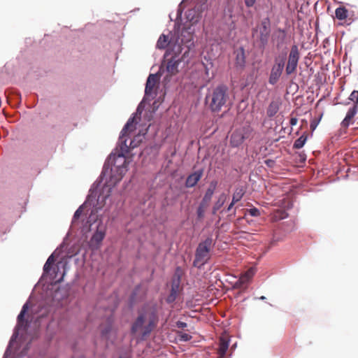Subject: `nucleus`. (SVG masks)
<instances>
[{
  "mask_svg": "<svg viewBox=\"0 0 358 358\" xmlns=\"http://www.w3.org/2000/svg\"><path fill=\"white\" fill-rule=\"evenodd\" d=\"M180 341H189L192 338V336L187 333L180 332L178 334Z\"/></svg>",
  "mask_w": 358,
  "mask_h": 358,
  "instance_id": "nucleus-30",
  "label": "nucleus"
},
{
  "mask_svg": "<svg viewBox=\"0 0 358 358\" xmlns=\"http://www.w3.org/2000/svg\"><path fill=\"white\" fill-rule=\"evenodd\" d=\"M284 66H285L284 59H278L276 58L275 59V63L271 68V73H270L269 78H268V83L271 85H274L278 83V81L279 80V79L282 73Z\"/></svg>",
  "mask_w": 358,
  "mask_h": 358,
  "instance_id": "nucleus-6",
  "label": "nucleus"
},
{
  "mask_svg": "<svg viewBox=\"0 0 358 358\" xmlns=\"http://www.w3.org/2000/svg\"><path fill=\"white\" fill-rule=\"evenodd\" d=\"M348 15L349 10L343 6H339L335 10V17L342 22L341 24L347 22Z\"/></svg>",
  "mask_w": 358,
  "mask_h": 358,
  "instance_id": "nucleus-16",
  "label": "nucleus"
},
{
  "mask_svg": "<svg viewBox=\"0 0 358 358\" xmlns=\"http://www.w3.org/2000/svg\"><path fill=\"white\" fill-rule=\"evenodd\" d=\"M299 58L300 54L298 46L296 45H293L291 48L285 68V72L287 76L296 73Z\"/></svg>",
  "mask_w": 358,
  "mask_h": 358,
  "instance_id": "nucleus-5",
  "label": "nucleus"
},
{
  "mask_svg": "<svg viewBox=\"0 0 358 358\" xmlns=\"http://www.w3.org/2000/svg\"><path fill=\"white\" fill-rule=\"evenodd\" d=\"M51 266L50 264H48L47 262H45L44 266H43V271L45 273H48L50 270V268H51Z\"/></svg>",
  "mask_w": 358,
  "mask_h": 358,
  "instance_id": "nucleus-42",
  "label": "nucleus"
},
{
  "mask_svg": "<svg viewBox=\"0 0 358 358\" xmlns=\"http://www.w3.org/2000/svg\"><path fill=\"white\" fill-rule=\"evenodd\" d=\"M358 108H356V106H352L350 108L348 111L347 112V114L343 119V120L341 122V125L343 127H348L349 125L352 123V120L357 113Z\"/></svg>",
  "mask_w": 358,
  "mask_h": 358,
  "instance_id": "nucleus-17",
  "label": "nucleus"
},
{
  "mask_svg": "<svg viewBox=\"0 0 358 358\" xmlns=\"http://www.w3.org/2000/svg\"><path fill=\"white\" fill-rule=\"evenodd\" d=\"M280 104L278 101H272L266 110V114L268 117H273L279 110Z\"/></svg>",
  "mask_w": 358,
  "mask_h": 358,
  "instance_id": "nucleus-20",
  "label": "nucleus"
},
{
  "mask_svg": "<svg viewBox=\"0 0 358 358\" xmlns=\"http://www.w3.org/2000/svg\"><path fill=\"white\" fill-rule=\"evenodd\" d=\"M215 243L212 237H208L200 242L195 251L193 266L201 268L206 264L210 258V251L214 248Z\"/></svg>",
  "mask_w": 358,
  "mask_h": 358,
  "instance_id": "nucleus-4",
  "label": "nucleus"
},
{
  "mask_svg": "<svg viewBox=\"0 0 358 358\" xmlns=\"http://www.w3.org/2000/svg\"><path fill=\"white\" fill-rule=\"evenodd\" d=\"M169 38H168V36H165L164 34H162L160 36V37L159 38L157 42V48L158 49H164L165 48L167 47L168 44H169Z\"/></svg>",
  "mask_w": 358,
  "mask_h": 358,
  "instance_id": "nucleus-24",
  "label": "nucleus"
},
{
  "mask_svg": "<svg viewBox=\"0 0 358 358\" xmlns=\"http://www.w3.org/2000/svg\"><path fill=\"white\" fill-rule=\"evenodd\" d=\"M298 119L296 117H292L289 121V124L291 126H294L297 124Z\"/></svg>",
  "mask_w": 358,
  "mask_h": 358,
  "instance_id": "nucleus-44",
  "label": "nucleus"
},
{
  "mask_svg": "<svg viewBox=\"0 0 358 358\" xmlns=\"http://www.w3.org/2000/svg\"><path fill=\"white\" fill-rule=\"evenodd\" d=\"M189 21H190V22H192L193 23H194L195 22H196V21H197V20H194V17H192L191 19H189Z\"/></svg>",
  "mask_w": 358,
  "mask_h": 358,
  "instance_id": "nucleus-46",
  "label": "nucleus"
},
{
  "mask_svg": "<svg viewBox=\"0 0 358 358\" xmlns=\"http://www.w3.org/2000/svg\"><path fill=\"white\" fill-rule=\"evenodd\" d=\"M192 12H194V10H189V11H188V13H188V15H187V18H189V15H190V14H191V13H192Z\"/></svg>",
  "mask_w": 358,
  "mask_h": 358,
  "instance_id": "nucleus-49",
  "label": "nucleus"
},
{
  "mask_svg": "<svg viewBox=\"0 0 358 358\" xmlns=\"http://www.w3.org/2000/svg\"><path fill=\"white\" fill-rule=\"evenodd\" d=\"M239 279L241 280L244 285H246L250 280L247 277V275H245L244 273L241 275Z\"/></svg>",
  "mask_w": 358,
  "mask_h": 358,
  "instance_id": "nucleus-35",
  "label": "nucleus"
},
{
  "mask_svg": "<svg viewBox=\"0 0 358 358\" xmlns=\"http://www.w3.org/2000/svg\"><path fill=\"white\" fill-rule=\"evenodd\" d=\"M134 122V117L129 119L121 131V134H122L123 136H127L128 132L131 131L135 129Z\"/></svg>",
  "mask_w": 358,
  "mask_h": 358,
  "instance_id": "nucleus-22",
  "label": "nucleus"
},
{
  "mask_svg": "<svg viewBox=\"0 0 358 358\" xmlns=\"http://www.w3.org/2000/svg\"><path fill=\"white\" fill-rule=\"evenodd\" d=\"M180 282V278L173 280L172 285H171V293L169 295V296L167 297V301L169 303H172L176 300L177 295L179 292Z\"/></svg>",
  "mask_w": 358,
  "mask_h": 358,
  "instance_id": "nucleus-15",
  "label": "nucleus"
},
{
  "mask_svg": "<svg viewBox=\"0 0 358 358\" xmlns=\"http://www.w3.org/2000/svg\"><path fill=\"white\" fill-rule=\"evenodd\" d=\"M55 259L53 255H51L46 261V262L50 265H52L55 263Z\"/></svg>",
  "mask_w": 358,
  "mask_h": 358,
  "instance_id": "nucleus-40",
  "label": "nucleus"
},
{
  "mask_svg": "<svg viewBox=\"0 0 358 358\" xmlns=\"http://www.w3.org/2000/svg\"><path fill=\"white\" fill-rule=\"evenodd\" d=\"M120 358H122V357H120Z\"/></svg>",
  "mask_w": 358,
  "mask_h": 358,
  "instance_id": "nucleus-52",
  "label": "nucleus"
},
{
  "mask_svg": "<svg viewBox=\"0 0 358 358\" xmlns=\"http://www.w3.org/2000/svg\"><path fill=\"white\" fill-rule=\"evenodd\" d=\"M28 310V303H26L22 306V310L20 311V314L17 316V324L16 327L15 332L13 334L12 336V340L13 338H16L18 334V331L21 329H26L27 327V322L24 320V315Z\"/></svg>",
  "mask_w": 358,
  "mask_h": 358,
  "instance_id": "nucleus-9",
  "label": "nucleus"
},
{
  "mask_svg": "<svg viewBox=\"0 0 358 358\" xmlns=\"http://www.w3.org/2000/svg\"><path fill=\"white\" fill-rule=\"evenodd\" d=\"M82 213H83V206H80L75 212L74 215H73V221H75L76 220H78L80 217Z\"/></svg>",
  "mask_w": 358,
  "mask_h": 358,
  "instance_id": "nucleus-31",
  "label": "nucleus"
},
{
  "mask_svg": "<svg viewBox=\"0 0 358 358\" xmlns=\"http://www.w3.org/2000/svg\"><path fill=\"white\" fill-rule=\"evenodd\" d=\"M227 199V195L224 193H222L220 195L217 201L213 206L212 213L215 215L216 212L221 208V207L224 205L226 200Z\"/></svg>",
  "mask_w": 358,
  "mask_h": 358,
  "instance_id": "nucleus-19",
  "label": "nucleus"
},
{
  "mask_svg": "<svg viewBox=\"0 0 358 358\" xmlns=\"http://www.w3.org/2000/svg\"><path fill=\"white\" fill-rule=\"evenodd\" d=\"M245 275H247V277L250 280L252 277L253 276V271L252 269H250L247 271L245 273H244Z\"/></svg>",
  "mask_w": 358,
  "mask_h": 358,
  "instance_id": "nucleus-41",
  "label": "nucleus"
},
{
  "mask_svg": "<svg viewBox=\"0 0 358 358\" xmlns=\"http://www.w3.org/2000/svg\"><path fill=\"white\" fill-rule=\"evenodd\" d=\"M249 212L252 216H258L259 215V210L257 209L256 208L250 209Z\"/></svg>",
  "mask_w": 358,
  "mask_h": 358,
  "instance_id": "nucleus-36",
  "label": "nucleus"
},
{
  "mask_svg": "<svg viewBox=\"0 0 358 358\" xmlns=\"http://www.w3.org/2000/svg\"><path fill=\"white\" fill-rule=\"evenodd\" d=\"M125 136H123L122 134H121L119 138V141L120 143V149L122 152H128L129 150H131L130 144L129 145H127Z\"/></svg>",
  "mask_w": 358,
  "mask_h": 358,
  "instance_id": "nucleus-25",
  "label": "nucleus"
},
{
  "mask_svg": "<svg viewBox=\"0 0 358 358\" xmlns=\"http://www.w3.org/2000/svg\"><path fill=\"white\" fill-rule=\"evenodd\" d=\"M112 322H113L112 318L108 317L107 320L106 325L105 327H103V325H101V334L106 338H108V334L112 330Z\"/></svg>",
  "mask_w": 358,
  "mask_h": 358,
  "instance_id": "nucleus-21",
  "label": "nucleus"
},
{
  "mask_svg": "<svg viewBox=\"0 0 358 358\" xmlns=\"http://www.w3.org/2000/svg\"><path fill=\"white\" fill-rule=\"evenodd\" d=\"M158 80L159 78L156 74H150L148 76L145 89V95L148 96L152 93L156 84L158 83Z\"/></svg>",
  "mask_w": 358,
  "mask_h": 358,
  "instance_id": "nucleus-14",
  "label": "nucleus"
},
{
  "mask_svg": "<svg viewBox=\"0 0 358 358\" xmlns=\"http://www.w3.org/2000/svg\"><path fill=\"white\" fill-rule=\"evenodd\" d=\"M158 316L155 310H146L141 313L131 327V332H140L143 338L148 336L156 327Z\"/></svg>",
  "mask_w": 358,
  "mask_h": 358,
  "instance_id": "nucleus-3",
  "label": "nucleus"
},
{
  "mask_svg": "<svg viewBox=\"0 0 358 358\" xmlns=\"http://www.w3.org/2000/svg\"><path fill=\"white\" fill-rule=\"evenodd\" d=\"M229 337L227 334L220 336L219 338V348L217 349L218 358H224L229 345Z\"/></svg>",
  "mask_w": 358,
  "mask_h": 358,
  "instance_id": "nucleus-10",
  "label": "nucleus"
},
{
  "mask_svg": "<svg viewBox=\"0 0 358 358\" xmlns=\"http://www.w3.org/2000/svg\"><path fill=\"white\" fill-rule=\"evenodd\" d=\"M306 140H307V136L305 135H302L301 136H300L299 138H297L294 141L293 148L295 149L301 148L304 145Z\"/></svg>",
  "mask_w": 358,
  "mask_h": 358,
  "instance_id": "nucleus-27",
  "label": "nucleus"
},
{
  "mask_svg": "<svg viewBox=\"0 0 358 358\" xmlns=\"http://www.w3.org/2000/svg\"><path fill=\"white\" fill-rule=\"evenodd\" d=\"M203 170H198L189 175L186 179L185 186L187 187H193L200 180L203 176Z\"/></svg>",
  "mask_w": 358,
  "mask_h": 358,
  "instance_id": "nucleus-11",
  "label": "nucleus"
},
{
  "mask_svg": "<svg viewBox=\"0 0 358 358\" xmlns=\"http://www.w3.org/2000/svg\"><path fill=\"white\" fill-rule=\"evenodd\" d=\"M215 187H216V182L214 181L211 182L209 187L207 189L201 202L209 205V203L211 201V199L213 197V195L214 194Z\"/></svg>",
  "mask_w": 358,
  "mask_h": 358,
  "instance_id": "nucleus-18",
  "label": "nucleus"
},
{
  "mask_svg": "<svg viewBox=\"0 0 358 358\" xmlns=\"http://www.w3.org/2000/svg\"><path fill=\"white\" fill-rule=\"evenodd\" d=\"M208 206L209 205L206 204L204 203H202V202L200 203V204L197 208V210H196L197 217L199 220H202L204 217L205 212H206L207 208L208 207Z\"/></svg>",
  "mask_w": 358,
  "mask_h": 358,
  "instance_id": "nucleus-26",
  "label": "nucleus"
},
{
  "mask_svg": "<svg viewBox=\"0 0 358 358\" xmlns=\"http://www.w3.org/2000/svg\"><path fill=\"white\" fill-rule=\"evenodd\" d=\"M206 102L213 112H220L223 107L229 108L232 103L227 86L220 85L213 88L206 96Z\"/></svg>",
  "mask_w": 358,
  "mask_h": 358,
  "instance_id": "nucleus-2",
  "label": "nucleus"
},
{
  "mask_svg": "<svg viewBox=\"0 0 358 358\" xmlns=\"http://www.w3.org/2000/svg\"><path fill=\"white\" fill-rule=\"evenodd\" d=\"M243 195L244 191L243 190V189L237 188L233 194L232 201H234V203H237L243 198Z\"/></svg>",
  "mask_w": 358,
  "mask_h": 358,
  "instance_id": "nucleus-28",
  "label": "nucleus"
},
{
  "mask_svg": "<svg viewBox=\"0 0 358 358\" xmlns=\"http://www.w3.org/2000/svg\"><path fill=\"white\" fill-rule=\"evenodd\" d=\"M256 31H257V29H253V34H254L255 32H256Z\"/></svg>",
  "mask_w": 358,
  "mask_h": 358,
  "instance_id": "nucleus-51",
  "label": "nucleus"
},
{
  "mask_svg": "<svg viewBox=\"0 0 358 358\" xmlns=\"http://www.w3.org/2000/svg\"><path fill=\"white\" fill-rule=\"evenodd\" d=\"M141 141V140H137L136 138L131 140L129 143L131 149H134V148H136L138 145Z\"/></svg>",
  "mask_w": 358,
  "mask_h": 358,
  "instance_id": "nucleus-32",
  "label": "nucleus"
},
{
  "mask_svg": "<svg viewBox=\"0 0 358 358\" xmlns=\"http://www.w3.org/2000/svg\"><path fill=\"white\" fill-rule=\"evenodd\" d=\"M348 99L353 103V106L358 108V90H354L350 94Z\"/></svg>",
  "mask_w": 358,
  "mask_h": 358,
  "instance_id": "nucleus-29",
  "label": "nucleus"
},
{
  "mask_svg": "<svg viewBox=\"0 0 358 358\" xmlns=\"http://www.w3.org/2000/svg\"><path fill=\"white\" fill-rule=\"evenodd\" d=\"M127 171V159L123 153L109 156L108 162L104 164L101 175L102 180L109 176L108 180L106 178V185L103 189V192L107 191L104 199L110 195L111 188L122 180Z\"/></svg>",
  "mask_w": 358,
  "mask_h": 358,
  "instance_id": "nucleus-1",
  "label": "nucleus"
},
{
  "mask_svg": "<svg viewBox=\"0 0 358 358\" xmlns=\"http://www.w3.org/2000/svg\"><path fill=\"white\" fill-rule=\"evenodd\" d=\"M244 285L240 279H238L234 285V288L235 289H242Z\"/></svg>",
  "mask_w": 358,
  "mask_h": 358,
  "instance_id": "nucleus-34",
  "label": "nucleus"
},
{
  "mask_svg": "<svg viewBox=\"0 0 358 358\" xmlns=\"http://www.w3.org/2000/svg\"><path fill=\"white\" fill-rule=\"evenodd\" d=\"M187 323H185L184 322L178 321V322H176V327L178 328L183 329V328L187 327Z\"/></svg>",
  "mask_w": 358,
  "mask_h": 358,
  "instance_id": "nucleus-39",
  "label": "nucleus"
},
{
  "mask_svg": "<svg viewBox=\"0 0 358 358\" xmlns=\"http://www.w3.org/2000/svg\"><path fill=\"white\" fill-rule=\"evenodd\" d=\"M271 33V23L269 19L264 18L262 22L259 27V40L261 44L264 46L267 44Z\"/></svg>",
  "mask_w": 358,
  "mask_h": 358,
  "instance_id": "nucleus-7",
  "label": "nucleus"
},
{
  "mask_svg": "<svg viewBox=\"0 0 358 358\" xmlns=\"http://www.w3.org/2000/svg\"><path fill=\"white\" fill-rule=\"evenodd\" d=\"M279 31L282 33L283 37H285V31L283 30H281V29H280Z\"/></svg>",
  "mask_w": 358,
  "mask_h": 358,
  "instance_id": "nucleus-50",
  "label": "nucleus"
},
{
  "mask_svg": "<svg viewBox=\"0 0 358 358\" xmlns=\"http://www.w3.org/2000/svg\"><path fill=\"white\" fill-rule=\"evenodd\" d=\"M256 0H245V3L247 7H252L255 3Z\"/></svg>",
  "mask_w": 358,
  "mask_h": 358,
  "instance_id": "nucleus-38",
  "label": "nucleus"
},
{
  "mask_svg": "<svg viewBox=\"0 0 358 358\" xmlns=\"http://www.w3.org/2000/svg\"><path fill=\"white\" fill-rule=\"evenodd\" d=\"M235 54V64L236 67L243 69L245 64V52L243 47L236 49L234 51Z\"/></svg>",
  "mask_w": 358,
  "mask_h": 358,
  "instance_id": "nucleus-13",
  "label": "nucleus"
},
{
  "mask_svg": "<svg viewBox=\"0 0 358 358\" xmlns=\"http://www.w3.org/2000/svg\"><path fill=\"white\" fill-rule=\"evenodd\" d=\"M90 198H91V196H90L87 200V201L85 203V204H87L89 202H90Z\"/></svg>",
  "mask_w": 358,
  "mask_h": 358,
  "instance_id": "nucleus-47",
  "label": "nucleus"
},
{
  "mask_svg": "<svg viewBox=\"0 0 358 358\" xmlns=\"http://www.w3.org/2000/svg\"><path fill=\"white\" fill-rule=\"evenodd\" d=\"M249 137V131L245 129L235 131L231 136L230 142L232 146L238 147Z\"/></svg>",
  "mask_w": 358,
  "mask_h": 358,
  "instance_id": "nucleus-8",
  "label": "nucleus"
},
{
  "mask_svg": "<svg viewBox=\"0 0 358 358\" xmlns=\"http://www.w3.org/2000/svg\"><path fill=\"white\" fill-rule=\"evenodd\" d=\"M168 62L166 65V71L170 75H175L178 73V68L180 64V59L178 56L175 55L171 57V59H167Z\"/></svg>",
  "mask_w": 358,
  "mask_h": 358,
  "instance_id": "nucleus-12",
  "label": "nucleus"
},
{
  "mask_svg": "<svg viewBox=\"0 0 358 358\" xmlns=\"http://www.w3.org/2000/svg\"><path fill=\"white\" fill-rule=\"evenodd\" d=\"M278 213H279V215H276V217H278L280 220L285 219L288 215L287 213L284 210H282V211L279 212Z\"/></svg>",
  "mask_w": 358,
  "mask_h": 358,
  "instance_id": "nucleus-37",
  "label": "nucleus"
},
{
  "mask_svg": "<svg viewBox=\"0 0 358 358\" xmlns=\"http://www.w3.org/2000/svg\"><path fill=\"white\" fill-rule=\"evenodd\" d=\"M259 299L260 300H265L266 297L264 296H262L259 297Z\"/></svg>",
  "mask_w": 358,
  "mask_h": 358,
  "instance_id": "nucleus-48",
  "label": "nucleus"
},
{
  "mask_svg": "<svg viewBox=\"0 0 358 358\" xmlns=\"http://www.w3.org/2000/svg\"><path fill=\"white\" fill-rule=\"evenodd\" d=\"M319 120H317L316 119H314L311 122H310V129L312 131L315 130V128L317 127L318 123H319Z\"/></svg>",
  "mask_w": 358,
  "mask_h": 358,
  "instance_id": "nucleus-33",
  "label": "nucleus"
},
{
  "mask_svg": "<svg viewBox=\"0 0 358 358\" xmlns=\"http://www.w3.org/2000/svg\"><path fill=\"white\" fill-rule=\"evenodd\" d=\"M105 232L102 231L97 230L91 238L92 244L99 245L104 238Z\"/></svg>",
  "mask_w": 358,
  "mask_h": 358,
  "instance_id": "nucleus-23",
  "label": "nucleus"
},
{
  "mask_svg": "<svg viewBox=\"0 0 358 358\" xmlns=\"http://www.w3.org/2000/svg\"><path fill=\"white\" fill-rule=\"evenodd\" d=\"M236 203H234L233 201H231V203L229 205V206L227 207V211H230L231 210V208H233V206H234Z\"/></svg>",
  "mask_w": 358,
  "mask_h": 358,
  "instance_id": "nucleus-45",
  "label": "nucleus"
},
{
  "mask_svg": "<svg viewBox=\"0 0 358 358\" xmlns=\"http://www.w3.org/2000/svg\"><path fill=\"white\" fill-rule=\"evenodd\" d=\"M265 164L269 166V167H272L274 164H275V161L272 160V159H266L265 161Z\"/></svg>",
  "mask_w": 358,
  "mask_h": 358,
  "instance_id": "nucleus-43",
  "label": "nucleus"
}]
</instances>
